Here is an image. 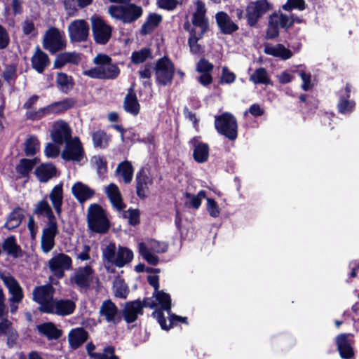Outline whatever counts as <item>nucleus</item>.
Listing matches in <instances>:
<instances>
[{
  "label": "nucleus",
  "instance_id": "nucleus-1",
  "mask_svg": "<svg viewBox=\"0 0 359 359\" xmlns=\"http://www.w3.org/2000/svg\"><path fill=\"white\" fill-rule=\"evenodd\" d=\"M153 297L155 299V301L151 299L156 304L154 307L159 306L162 310L167 311L169 315L170 323L168 325L161 311L156 310L152 313V316L158 320L162 329L168 330L176 322L187 323V318L170 313L171 298L169 294L164 292L163 290H159L153 293Z\"/></svg>",
  "mask_w": 359,
  "mask_h": 359
},
{
  "label": "nucleus",
  "instance_id": "nucleus-2",
  "mask_svg": "<svg viewBox=\"0 0 359 359\" xmlns=\"http://www.w3.org/2000/svg\"><path fill=\"white\" fill-rule=\"evenodd\" d=\"M102 257L107 262L121 268L132 261L133 252L129 248L123 246H118L116 249L115 243H109L102 249Z\"/></svg>",
  "mask_w": 359,
  "mask_h": 359
},
{
  "label": "nucleus",
  "instance_id": "nucleus-3",
  "mask_svg": "<svg viewBox=\"0 0 359 359\" xmlns=\"http://www.w3.org/2000/svg\"><path fill=\"white\" fill-rule=\"evenodd\" d=\"M108 11L112 18L124 23H131L137 20L143 13L142 7L130 2L124 5L110 6Z\"/></svg>",
  "mask_w": 359,
  "mask_h": 359
},
{
  "label": "nucleus",
  "instance_id": "nucleus-4",
  "mask_svg": "<svg viewBox=\"0 0 359 359\" xmlns=\"http://www.w3.org/2000/svg\"><path fill=\"white\" fill-rule=\"evenodd\" d=\"M0 278L11 295L8 299L10 311L15 313L18 309V304L24 297L22 288L17 280L8 272H1Z\"/></svg>",
  "mask_w": 359,
  "mask_h": 359
},
{
  "label": "nucleus",
  "instance_id": "nucleus-5",
  "mask_svg": "<svg viewBox=\"0 0 359 359\" xmlns=\"http://www.w3.org/2000/svg\"><path fill=\"white\" fill-rule=\"evenodd\" d=\"M88 226L96 233H104L109 228V222L103 209L97 204H92L88 210Z\"/></svg>",
  "mask_w": 359,
  "mask_h": 359
},
{
  "label": "nucleus",
  "instance_id": "nucleus-6",
  "mask_svg": "<svg viewBox=\"0 0 359 359\" xmlns=\"http://www.w3.org/2000/svg\"><path fill=\"white\" fill-rule=\"evenodd\" d=\"M168 245L165 242H161L154 239L147 240L145 242H141L138 245L139 253L149 264L156 265L158 263V257L152 254L163 253L168 250Z\"/></svg>",
  "mask_w": 359,
  "mask_h": 359
},
{
  "label": "nucleus",
  "instance_id": "nucleus-7",
  "mask_svg": "<svg viewBox=\"0 0 359 359\" xmlns=\"http://www.w3.org/2000/svg\"><path fill=\"white\" fill-rule=\"evenodd\" d=\"M42 45L44 49L54 54L65 48L67 45L65 34L56 27H49L44 33Z\"/></svg>",
  "mask_w": 359,
  "mask_h": 359
},
{
  "label": "nucleus",
  "instance_id": "nucleus-8",
  "mask_svg": "<svg viewBox=\"0 0 359 359\" xmlns=\"http://www.w3.org/2000/svg\"><path fill=\"white\" fill-rule=\"evenodd\" d=\"M74 105V102L72 100L65 99L40 108L37 111H27L26 112V116L32 120H39L48 115L62 113L72 108Z\"/></svg>",
  "mask_w": 359,
  "mask_h": 359
},
{
  "label": "nucleus",
  "instance_id": "nucleus-9",
  "mask_svg": "<svg viewBox=\"0 0 359 359\" xmlns=\"http://www.w3.org/2000/svg\"><path fill=\"white\" fill-rule=\"evenodd\" d=\"M156 304L151 298H146L141 302L135 300L126 302L122 309L121 314L125 321L128 323L135 322L140 315L143 313L144 307L154 308Z\"/></svg>",
  "mask_w": 359,
  "mask_h": 359
},
{
  "label": "nucleus",
  "instance_id": "nucleus-10",
  "mask_svg": "<svg viewBox=\"0 0 359 359\" xmlns=\"http://www.w3.org/2000/svg\"><path fill=\"white\" fill-rule=\"evenodd\" d=\"M215 126L219 133L231 140L237 137L238 126L235 117L229 113H224L215 117Z\"/></svg>",
  "mask_w": 359,
  "mask_h": 359
},
{
  "label": "nucleus",
  "instance_id": "nucleus-11",
  "mask_svg": "<svg viewBox=\"0 0 359 359\" xmlns=\"http://www.w3.org/2000/svg\"><path fill=\"white\" fill-rule=\"evenodd\" d=\"M175 73V67L167 57L159 59L155 67V75L158 84L168 86L172 82Z\"/></svg>",
  "mask_w": 359,
  "mask_h": 359
},
{
  "label": "nucleus",
  "instance_id": "nucleus-12",
  "mask_svg": "<svg viewBox=\"0 0 359 359\" xmlns=\"http://www.w3.org/2000/svg\"><path fill=\"white\" fill-rule=\"evenodd\" d=\"M54 288L50 285L36 287L32 291V299L39 304V309L43 313L51 309L53 299Z\"/></svg>",
  "mask_w": 359,
  "mask_h": 359
},
{
  "label": "nucleus",
  "instance_id": "nucleus-13",
  "mask_svg": "<svg viewBox=\"0 0 359 359\" xmlns=\"http://www.w3.org/2000/svg\"><path fill=\"white\" fill-rule=\"evenodd\" d=\"M271 9V4L267 0H256L248 3L245 12L248 25L255 26L259 18Z\"/></svg>",
  "mask_w": 359,
  "mask_h": 359
},
{
  "label": "nucleus",
  "instance_id": "nucleus-14",
  "mask_svg": "<svg viewBox=\"0 0 359 359\" xmlns=\"http://www.w3.org/2000/svg\"><path fill=\"white\" fill-rule=\"evenodd\" d=\"M85 152L82 144L76 137L65 142L61 158L65 161L81 162L85 158Z\"/></svg>",
  "mask_w": 359,
  "mask_h": 359
},
{
  "label": "nucleus",
  "instance_id": "nucleus-15",
  "mask_svg": "<svg viewBox=\"0 0 359 359\" xmlns=\"http://www.w3.org/2000/svg\"><path fill=\"white\" fill-rule=\"evenodd\" d=\"M119 72L118 67L111 63L103 66H96L90 69L84 70L83 74L92 79H114L118 76Z\"/></svg>",
  "mask_w": 359,
  "mask_h": 359
},
{
  "label": "nucleus",
  "instance_id": "nucleus-16",
  "mask_svg": "<svg viewBox=\"0 0 359 359\" xmlns=\"http://www.w3.org/2000/svg\"><path fill=\"white\" fill-rule=\"evenodd\" d=\"M91 21L95 41L100 44L107 43L111 35V27L97 16L92 17Z\"/></svg>",
  "mask_w": 359,
  "mask_h": 359
},
{
  "label": "nucleus",
  "instance_id": "nucleus-17",
  "mask_svg": "<svg viewBox=\"0 0 359 359\" xmlns=\"http://www.w3.org/2000/svg\"><path fill=\"white\" fill-rule=\"evenodd\" d=\"M72 259L64 253L54 254L53 257L48 261V267L51 272L57 278H62L64 272L72 267Z\"/></svg>",
  "mask_w": 359,
  "mask_h": 359
},
{
  "label": "nucleus",
  "instance_id": "nucleus-18",
  "mask_svg": "<svg viewBox=\"0 0 359 359\" xmlns=\"http://www.w3.org/2000/svg\"><path fill=\"white\" fill-rule=\"evenodd\" d=\"M68 34L73 42H82L87 40L89 35V25L82 19L74 20L68 26Z\"/></svg>",
  "mask_w": 359,
  "mask_h": 359
},
{
  "label": "nucleus",
  "instance_id": "nucleus-19",
  "mask_svg": "<svg viewBox=\"0 0 359 359\" xmlns=\"http://www.w3.org/2000/svg\"><path fill=\"white\" fill-rule=\"evenodd\" d=\"M100 320L113 325L118 324L121 316L116 305L110 299L102 302L99 309Z\"/></svg>",
  "mask_w": 359,
  "mask_h": 359
},
{
  "label": "nucleus",
  "instance_id": "nucleus-20",
  "mask_svg": "<svg viewBox=\"0 0 359 359\" xmlns=\"http://www.w3.org/2000/svg\"><path fill=\"white\" fill-rule=\"evenodd\" d=\"M196 9L193 13L191 22L194 27L191 29H196L197 31L206 32L208 29V21L205 17L206 9L205 4L200 0L194 1Z\"/></svg>",
  "mask_w": 359,
  "mask_h": 359
},
{
  "label": "nucleus",
  "instance_id": "nucleus-21",
  "mask_svg": "<svg viewBox=\"0 0 359 359\" xmlns=\"http://www.w3.org/2000/svg\"><path fill=\"white\" fill-rule=\"evenodd\" d=\"M50 137L55 143L61 145L72 139L71 128L66 122L58 121L53 126Z\"/></svg>",
  "mask_w": 359,
  "mask_h": 359
},
{
  "label": "nucleus",
  "instance_id": "nucleus-22",
  "mask_svg": "<svg viewBox=\"0 0 359 359\" xmlns=\"http://www.w3.org/2000/svg\"><path fill=\"white\" fill-rule=\"evenodd\" d=\"M58 233L57 224L50 222L43 229L41 238V248L44 253H48L55 245V237Z\"/></svg>",
  "mask_w": 359,
  "mask_h": 359
},
{
  "label": "nucleus",
  "instance_id": "nucleus-23",
  "mask_svg": "<svg viewBox=\"0 0 359 359\" xmlns=\"http://www.w3.org/2000/svg\"><path fill=\"white\" fill-rule=\"evenodd\" d=\"M93 271L90 266L86 265L84 267H80L70 278V281L74 283L77 287L86 289L89 287L92 281V274Z\"/></svg>",
  "mask_w": 359,
  "mask_h": 359
},
{
  "label": "nucleus",
  "instance_id": "nucleus-24",
  "mask_svg": "<svg viewBox=\"0 0 359 359\" xmlns=\"http://www.w3.org/2000/svg\"><path fill=\"white\" fill-rule=\"evenodd\" d=\"M51 306V309L46 310V313H52L62 316L72 314L76 308L74 302L71 299H54Z\"/></svg>",
  "mask_w": 359,
  "mask_h": 359
},
{
  "label": "nucleus",
  "instance_id": "nucleus-25",
  "mask_svg": "<svg viewBox=\"0 0 359 359\" xmlns=\"http://www.w3.org/2000/svg\"><path fill=\"white\" fill-rule=\"evenodd\" d=\"M153 183V180L150 176L147 169L142 168L136 175V189L137 194L140 198L146 196L149 187Z\"/></svg>",
  "mask_w": 359,
  "mask_h": 359
},
{
  "label": "nucleus",
  "instance_id": "nucleus-26",
  "mask_svg": "<svg viewBox=\"0 0 359 359\" xmlns=\"http://www.w3.org/2000/svg\"><path fill=\"white\" fill-rule=\"evenodd\" d=\"M184 28L189 33L188 44L190 51L193 54H201L202 53V48L198 43V41L203 38L205 32L197 31L196 29H191V25L189 22L184 23Z\"/></svg>",
  "mask_w": 359,
  "mask_h": 359
},
{
  "label": "nucleus",
  "instance_id": "nucleus-27",
  "mask_svg": "<svg viewBox=\"0 0 359 359\" xmlns=\"http://www.w3.org/2000/svg\"><path fill=\"white\" fill-rule=\"evenodd\" d=\"M215 18L217 25L223 34H231L238 30V26L226 13L219 12L216 14Z\"/></svg>",
  "mask_w": 359,
  "mask_h": 359
},
{
  "label": "nucleus",
  "instance_id": "nucleus-28",
  "mask_svg": "<svg viewBox=\"0 0 359 359\" xmlns=\"http://www.w3.org/2000/svg\"><path fill=\"white\" fill-rule=\"evenodd\" d=\"M73 196L80 203H83L90 199L95 194L93 189L81 182H77L72 187Z\"/></svg>",
  "mask_w": 359,
  "mask_h": 359
},
{
  "label": "nucleus",
  "instance_id": "nucleus-29",
  "mask_svg": "<svg viewBox=\"0 0 359 359\" xmlns=\"http://www.w3.org/2000/svg\"><path fill=\"white\" fill-rule=\"evenodd\" d=\"M31 62L33 69L41 74L49 65L50 60L48 55L37 47L32 56Z\"/></svg>",
  "mask_w": 359,
  "mask_h": 359
},
{
  "label": "nucleus",
  "instance_id": "nucleus-30",
  "mask_svg": "<svg viewBox=\"0 0 359 359\" xmlns=\"http://www.w3.org/2000/svg\"><path fill=\"white\" fill-rule=\"evenodd\" d=\"M104 192L111 205L118 210L124 208L122 196L118 187L115 184H110L104 188Z\"/></svg>",
  "mask_w": 359,
  "mask_h": 359
},
{
  "label": "nucleus",
  "instance_id": "nucleus-31",
  "mask_svg": "<svg viewBox=\"0 0 359 359\" xmlns=\"http://www.w3.org/2000/svg\"><path fill=\"white\" fill-rule=\"evenodd\" d=\"M48 198L57 215L60 216L62 212V205L63 203V185L62 183L55 185L52 189Z\"/></svg>",
  "mask_w": 359,
  "mask_h": 359
},
{
  "label": "nucleus",
  "instance_id": "nucleus-32",
  "mask_svg": "<svg viewBox=\"0 0 359 359\" xmlns=\"http://www.w3.org/2000/svg\"><path fill=\"white\" fill-rule=\"evenodd\" d=\"M88 332L82 327L72 329L68 334V341L72 348H79L88 339Z\"/></svg>",
  "mask_w": 359,
  "mask_h": 359
},
{
  "label": "nucleus",
  "instance_id": "nucleus-33",
  "mask_svg": "<svg viewBox=\"0 0 359 359\" xmlns=\"http://www.w3.org/2000/svg\"><path fill=\"white\" fill-rule=\"evenodd\" d=\"M123 107L128 113L133 116H137L140 112V105L132 88L129 89L124 99Z\"/></svg>",
  "mask_w": 359,
  "mask_h": 359
},
{
  "label": "nucleus",
  "instance_id": "nucleus-34",
  "mask_svg": "<svg viewBox=\"0 0 359 359\" xmlns=\"http://www.w3.org/2000/svg\"><path fill=\"white\" fill-rule=\"evenodd\" d=\"M133 167L130 161H125L120 163L116 169V175L123 180L124 183L131 182L133 177Z\"/></svg>",
  "mask_w": 359,
  "mask_h": 359
},
{
  "label": "nucleus",
  "instance_id": "nucleus-35",
  "mask_svg": "<svg viewBox=\"0 0 359 359\" xmlns=\"http://www.w3.org/2000/svg\"><path fill=\"white\" fill-rule=\"evenodd\" d=\"M34 213L46 217L48 219L47 224H50V222L57 223L52 208L46 200H41L37 203Z\"/></svg>",
  "mask_w": 359,
  "mask_h": 359
},
{
  "label": "nucleus",
  "instance_id": "nucleus-36",
  "mask_svg": "<svg viewBox=\"0 0 359 359\" xmlns=\"http://www.w3.org/2000/svg\"><path fill=\"white\" fill-rule=\"evenodd\" d=\"M36 175L40 182H46L57 175V170L51 163L41 164L36 169Z\"/></svg>",
  "mask_w": 359,
  "mask_h": 359
},
{
  "label": "nucleus",
  "instance_id": "nucleus-37",
  "mask_svg": "<svg viewBox=\"0 0 359 359\" xmlns=\"http://www.w3.org/2000/svg\"><path fill=\"white\" fill-rule=\"evenodd\" d=\"M347 334H341L337 337V344L341 358L348 359L353 355V350L347 339Z\"/></svg>",
  "mask_w": 359,
  "mask_h": 359
},
{
  "label": "nucleus",
  "instance_id": "nucleus-38",
  "mask_svg": "<svg viewBox=\"0 0 359 359\" xmlns=\"http://www.w3.org/2000/svg\"><path fill=\"white\" fill-rule=\"evenodd\" d=\"M80 55L76 53L65 52L57 55L54 66L56 68H61L67 63L77 65L80 62Z\"/></svg>",
  "mask_w": 359,
  "mask_h": 359
},
{
  "label": "nucleus",
  "instance_id": "nucleus-39",
  "mask_svg": "<svg viewBox=\"0 0 359 359\" xmlns=\"http://www.w3.org/2000/svg\"><path fill=\"white\" fill-rule=\"evenodd\" d=\"M37 330L48 339H57L62 335L61 330H58L52 323H46L39 325Z\"/></svg>",
  "mask_w": 359,
  "mask_h": 359
},
{
  "label": "nucleus",
  "instance_id": "nucleus-40",
  "mask_svg": "<svg viewBox=\"0 0 359 359\" xmlns=\"http://www.w3.org/2000/svg\"><path fill=\"white\" fill-rule=\"evenodd\" d=\"M2 250L7 255L15 258L19 257L21 255L20 247L16 243L14 236H9L4 240L2 244Z\"/></svg>",
  "mask_w": 359,
  "mask_h": 359
},
{
  "label": "nucleus",
  "instance_id": "nucleus-41",
  "mask_svg": "<svg viewBox=\"0 0 359 359\" xmlns=\"http://www.w3.org/2000/svg\"><path fill=\"white\" fill-rule=\"evenodd\" d=\"M162 21V16L157 13H150L142 27V33L148 34L155 29Z\"/></svg>",
  "mask_w": 359,
  "mask_h": 359
},
{
  "label": "nucleus",
  "instance_id": "nucleus-42",
  "mask_svg": "<svg viewBox=\"0 0 359 359\" xmlns=\"http://www.w3.org/2000/svg\"><path fill=\"white\" fill-rule=\"evenodd\" d=\"M264 51L268 55L278 57L283 60H287L292 56L291 50L286 48L282 44H277L274 46H266Z\"/></svg>",
  "mask_w": 359,
  "mask_h": 359
},
{
  "label": "nucleus",
  "instance_id": "nucleus-43",
  "mask_svg": "<svg viewBox=\"0 0 359 359\" xmlns=\"http://www.w3.org/2000/svg\"><path fill=\"white\" fill-rule=\"evenodd\" d=\"M273 18V22L277 23L279 27L288 29L290 27L294 22L299 23L302 22V20L299 18H293L292 16H288L281 13H276L271 15Z\"/></svg>",
  "mask_w": 359,
  "mask_h": 359
},
{
  "label": "nucleus",
  "instance_id": "nucleus-44",
  "mask_svg": "<svg viewBox=\"0 0 359 359\" xmlns=\"http://www.w3.org/2000/svg\"><path fill=\"white\" fill-rule=\"evenodd\" d=\"M250 81L255 84H271L269 75L267 71L263 67L255 69L250 75Z\"/></svg>",
  "mask_w": 359,
  "mask_h": 359
},
{
  "label": "nucleus",
  "instance_id": "nucleus-45",
  "mask_svg": "<svg viewBox=\"0 0 359 359\" xmlns=\"http://www.w3.org/2000/svg\"><path fill=\"white\" fill-rule=\"evenodd\" d=\"M205 198V191H200L196 195L185 193V205L188 208L198 209L201 204V201Z\"/></svg>",
  "mask_w": 359,
  "mask_h": 359
},
{
  "label": "nucleus",
  "instance_id": "nucleus-46",
  "mask_svg": "<svg viewBox=\"0 0 359 359\" xmlns=\"http://www.w3.org/2000/svg\"><path fill=\"white\" fill-rule=\"evenodd\" d=\"M209 156V147L205 143L196 144L194 149V158L198 163L207 161Z\"/></svg>",
  "mask_w": 359,
  "mask_h": 359
},
{
  "label": "nucleus",
  "instance_id": "nucleus-47",
  "mask_svg": "<svg viewBox=\"0 0 359 359\" xmlns=\"http://www.w3.org/2000/svg\"><path fill=\"white\" fill-rule=\"evenodd\" d=\"M92 139L95 147L105 148L110 142V137L104 131L98 130L92 134Z\"/></svg>",
  "mask_w": 359,
  "mask_h": 359
},
{
  "label": "nucleus",
  "instance_id": "nucleus-48",
  "mask_svg": "<svg viewBox=\"0 0 359 359\" xmlns=\"http://www.w3.org/2000/svg\"><path fill=\"white\" fill-rule=\"evenodd\" d=\"M23 218V214L20 209H15L9 215L6 224L5 226L9 229L12 230L16 227H18Z\"/></svg>",
  "mask_w": 359,
  "mask_h": 359
},
{
  "label": "nucleus",
  "instance_id": "nucleus-49",
  "mask_svg": "<svg viewBox=\"0 0 359 359\" xmlns=\"http://www.w3.org/2000/svg\"><path fill=\"white\" fill-rule=\"evenodd\" d=\"M39 142L36 137L30 136L25 142V152L27 156H34L39 150Z\"/></svg>",
  "mask_w": 359,
  "mask_h": 359
},
{
  "label": "nucleus",
  "instance_id": "nucleus-50",
  "mask_svg": "<svg viewBox=\"0 0 359 359\" xmlns=\"http://www.w3.org/2000/svg\"><path fill=\"white\" fill-rule=\"evenodd\" d=\"M36 163V160L22 159L16 167L17 172L25 177L32 170Z\"/></svg>",
  "mask_w": 359,
  "mask_h": 359
},
{
  "label": "nucleus",
  "instance_id": "nucleus-51",
  "mask_svg": "<svg viewBox=\"0 0 359 359\" xmlns=\"http://www.w3.org/2000/svg\"><path fill=\"white\" fill-rule=\"evenodd\" d=\"M114 292L116 297L126 299L128 294V290L122 280H116L114 283Z\"/></svg>",
  "mask_w": 359,
  "mask_h": 359
},
{
  "label": "nucleus",
  "instance_id": "nucleus-52",
  "mask_svg": "<svg viewBox=\"0 0 359 359\" xmlns=\"http://www.w3.org/2000/svg\"><path fill=\"white\" fill-rule=\"evenodd\" d=\"M151 56V51L148 48H143L132 53L131 60L135 64H140Z\"/></svg>",
  "mask_w": 359,
  "mask_h": 359
},
{
  "label": "nucleus",
  "instance_id": "nucleus-53",
  "mask_svg": "<svg viewBox=\"0 0 359 359\" xmlns=\"http://www.w3.org/2000/svg\"><path fill=\"white\" fill-rule=\"evenodd\" d=\"M123 217L128 219L130 225H136L140 222V212L136 209H129L123 212Z\"/></svg>",
  "mask_w": 359,
  "mask_h": 359
},
{
  "label": "nucleus",
  "instance_id": "nucleus-54",
  "mask_svg": "<svg viewBox=\"0 0 359 359\" xmlns=\"http://www.w3.org/2000/svg\"><path fill=\"white\" fill-rule=\"evenodd\" d=\"M22 30L25 35L30 36V37H35L37 35L34 24L29 20H25L22 23Z\"/></svg>",
  "mask_w": 359,
  "mask_h": 359
},
{
  "label": "nucleus",
  "instance_id": "nucleus-55",
  "mask_svg": "<svg viewBox=\"0 0 359 359\" xmlns=\"http://www.w3.org/2000/svg\"><path fill=\"white\" fill-rule=\"evenodd\" d=\"M207 201V211L209 215L212 217H217L219 215L220 210L217 203L212 198H208Z\"/></svg>",
  "mask_w": 359,
  "mask_h": 359
},
{
  "label": "nucleus",
  "instance_id": "nucleus-56",
  "mask_svg": "<svg viewBox=\"0 0 359 359\" xmlns=\"http://www.w3.org/2000/svg\"><path fill=\"white\" fill-rule=\"evenodd\" d=\"M283 8L285 11L293 8L302 11L305 8V1L304 0H287V3L283 6Z\"/></svg>",
  "mask_w": 359,
  "mask_h": 359
},
{
  "label": "nucleus",
  "instance_id": "nucleus-57",
  "mask_svg": "<svg viewBox=\"0 0 359 359\" xmlns=\"http://www.w3.org/2000/svg\"><path fill=\"white\" fill-rule=\"evenodd\" d=\"M91 163L97 168L99 172L102 173L107 171V163L103 157L100 156H94L91 158Z\"/></svg>",
  "mask_w": 359,
  "mask_h": 359
},
{
  "label": "nucleus",
  "instance_id": "nucleus-58",
  "mask_svg": "<svg viewBox=\"0 0 359 359\" xmlns=\"http://www.w3.org/2000/svg\"><path fill=\"white\" fill-rule=\"evenodd\" d=\"M236 74L231 72L228 67H224L222 70L221 83L230 84L236 80Z\"/></svg>",
  "mask_w": 359,
  "mask_h": 359
},
{
  "label": "nucleus",
  "instance_id": "nucleus-59",
  "mask_svg": "<svg viewBox=\"0 0 359 359\" xmlns=\"http://www.w3.org/2000/svg\"><path fill=\"white\" fill-rule=\"evenodd\" d=\"M273 18L270 16L269 27L266 32L267 39H273L278 35L279 33V26L277 23L273 22Z\"/></svg>",
  "mask_w": 359,
  "mask_h": 359
},
{
  "label": "nucleus",
  "instance_id": "nucleus-60",
  "mask_svg": "<svg viewBox=\"0 0 359 359\" xmlns=\"http://www.w3.org/2000/svg\"><path fill=\"white\" fill-rule=\"evenodd\" d=\"M44 153L48 158H55L60 154V145L48 143L45 147Z\"/></svg>",
  "mask_w": 359,
  "mask_h": 359
},
{
  "label": "nucleus",
  "instance_id": "nucleus-61",
  "mask_svg": "<svg viewBox=\"0 0 359 359\" xmlns=\"http://www.w3.org/2000/svg\"><path fill=\"white\" fill-rule=\"evenodd\" d=\"M4 79L8 83L14 81L16 78V67L14 65H8L3 72Z\"/></svg>",
  "mask_w": 359,
  "mask_h": 359
},
{
  "label": "nucleus",
  "instance_id": "nucleus-62",
  "mask_svg": "<svg viewBox=\"0 0 359 359\" xmlns=\"http://www.w3.org/2000/svg\"><path fill=\"white\" fill-rule=\"evenodd\" d=\"M213 65L205 59H201L197 64L196 70L200 73H211Z\"/></svg>",
  "mask_w": 359,
  "mask_h": 359
},
{
  "label": "nucleus",
  "instance_id": "nucleus-63",
  "mask_svg": "<svg viewBox=\"0 0 359 359\" xmlns=\"http://www.w3.org/2000/svg\"><path fill=\"white\" fill-rule=\"evenodd\" d=\"M354 102L347 101L345 100H341L338 104V109L340 113L346 114L351 112L354 107Z\"/></svg>",
  "mask_w": 359,
  "mask_h": 359
},
{
  "label": "nucleus",
  "instance_id": "nucleus-64",
  "mask_svg": "<svg viewBox=\"0 0 359 359\" xmlns=\"http://www.w3.org/2000/svg\"><path fill=\"white\" fill-rule=\"evenodd\" d=\"M95 359H118L114 355V349L113 347L109 346L104 348L102 353H97Z\"/></svg>",
  "mask_w": 359,
  "mask_h": 359
}]
</instances>
